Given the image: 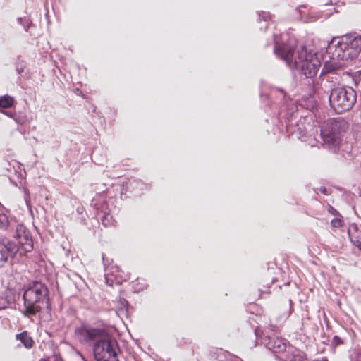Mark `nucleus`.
<instances>
[{
    "instance_id": "2",
    "label": "nucleus",
    "mask_w": 361,
    "mask_h": 361,
    "mask_svg": "<svg viewBox=\"0 0 361 361\" xmlns=\"http://www.w3.org/2000/svg\"><path fill=\"white\" fill-rule=\"evenodd\" d=\"M274 51L286 62L290 68L298 69L300 73L305 76L304 83L308 87L309 94H314L316 91L314 78L317 74L321 66L319 59L315 58L310 61H303L301 63H300V61H297L296 59L293 61V46L289 44L276 47Z\"/></svg>"
},
{
    "instance_id": "1",
    "label": "nucleus",
    "mask_w": 361,
    "mask_h": 361,
    "mask_svg": "<svg viewBox=\"0 0 361 361\" xmlns=\"http://www.w3.org/2000/svg\"><path fill=\"white\" fill-rule=\"evenodd\" d=\"M77 340L83 345H93L96 361H118L120 348L116 339L102 328L82 324L75 329Z\"/></svg>"
},
{
    "instance_id": "11",
    "label": "nucleus",
    "mask_w": 361,
    "mask_h": 361,
    "mask_svg": "<svg viewBox=\"0 0 361 361\" xmlns=\"http://www.w3.org/2000/svg\"><path fill=\"white\" fill-rule=\"evenodd\" d=\"M16 338L17 340L20 341L26 348H31L33 345L34 341L32 338L28 336L26 331L16 334Z\"/></svg>"
},
{
    "instance_id": "8",
    "label": "nucleus",
    "mask_w": 361,
    "mask_h": 361,
    "mask_svg": "<svg viewBox=\"0 0 361 361\" xmlns=\"http://www.w3.org/2000/svg\"><path fill=\"white\" fill-rule=\"evenodd\" d=\"M266 347L273 353L276 354V357H283L287 353V343L283 338L277 336H269L266 339Z\"/></svg>"
},
{
    "instance_id": "31",
    "label": "nucleus",
    "mask_w": 361,
    "mask_h": 361,
    "mask_svg": "<svg viewBox=\"0 0 361 361\" xmlns=\"http://www.w3.org/2000/svg\"><path fill=\"white\" fill-rule=\"evenodd\" d=\"M324 361H328L327 360H325Z\"/></svg>"
},
{
    "instance_id": "27",
    "label": "nucleus",
    "mask_w": 361,
    "mask_h": 361,
    "mask_svg": "<svg viewBox=\"0 0 361 361\" xmlns=\"http://www.w3.org/2000/svg\"><path fill=\"white\" fill-rule=\"evenodd\" d=\"M356 359V361H361V352L357 353Z\"/></svg>"
},
{
    "instance_id": "19",
    "label": "nucleus",
    "mask_w": 361,
    "mask_h": 361,
    "mask_svg": "<svg viewBox=\"0 0 361 361\" xmlns=\"http://www.w3.org/2000/svg\"><path fill=\"white\" fill-rule=\"evenodd\" d=\"M119 271V267L118 266H112L111 267H108L106 268V274H114V272H118Z\"/></svg>"
},
{
    "instance_id": "9",
    "label": "nucleus",
    "mask_w": 361,
    "mask_h": 361,
    "mask_svg": "<svg viewBox=\"0 0 361 361\" xmlns=\"http://www.w3.org/2000/svg\"><path fill=\"white\" fill-rule=\"evenodd\" d=\"M279 359L282 361H306L302 355L293 347L288 345L287 353L283 357H279Z\"/></svg>"
},
{
    "instance_id": "20",
    "label": "nucleus",
    "mask_w": 361,
    "mask_h": 361,
    "mask_svg": "<svg viewBox=\"0 0 361 361\" xmlns=\"http://www.w3.org/2000/svg\"><path fill=\"white\" fill-rule=\"evenodd\" d=\"M331 224L334 227H341L342 226V221L339 219H334L331 221Z\"/></svg>"
},
{
    "instance_id": "6",
    "label": "nucleus",
    "mask_w": 361,
    "mask_h": 361,
    "mask_svg": "<svg viewBox=\"0 0 361 361\" xmlns=\"http://www.w3.org/2000/svg\"><path fill=\"white\" fill-rule=\"evenodd\" d=\"M357 99L355 90L350 87H337L333 88L329 97L331 107L337 114L350 110Z\"/></svg>"
},
{
    "instance_id": "18",
    "label": "nucleus",
    "mask_w": 361,
    "mask_h": 361,
    "mask_svg": "<svg viewBox=\"0 0 361 361\" xmlns=\"http://www.w3.org/2000/svg\"><path fill=\"white\" fill-rule=\"evenodd\" d=\"M17 21L20 25H22L23 26L25 31L28 30L29 27H30V23H29L28 20H27L26 18L20 17V18H17Z\"/></svg>"
},
{
    "instance_id": "7",
    "label": "nucleus",
    "mask_w": 361,
    "mask_h": 361,
    "mask_svg": "<svg viewBox=\"0 0 361 361\" xmlns=\"http://www.w3.org/2000/svg\"><path fill=\"white\" fill-rule=\"evenodd\" d=\"M33 249L32 239L30 233L22 235L17 240V243L11 242L7 239L0 240V261L5 262L9 255H15L18 252H29Z\"/></svg>"
},
{
    "instance_id": "3",
    "label": "nucleus",
    "mask_w": 361,
    "mask_h": 361,
    "mask_svg": "<svg viewBox=\"0 0 361 361\" xmlns=\"http://www.w3.org/2000/svg\"><path fill=\"white\" fill-rule=\"evenodd\" d=\"M360 51L361 36L357 33L334 37L326 47V53L333 60L351 61L357 58Z\"/></svg>"
},
{
    "instance_id": "26",
    "label": "nucleus",
    "mask_w": 361,
    "mask_h": 361,
    "mask_svg": "<svg viewBox=\"0 0 361 361\" xmlns=\"http://www.w3.org/2000/svg\"><path fill=\"white\" fill-rule=\"evenodd\" d=\"M76 354L81 358L82 361H87L85 357L84 356L81 354L80 352L79 351H76Z\"/></svg>"
},
{
    "instance_id": "12",
    "label": "nucleus",
    "mask_w": 361,
    "mask_h": 361,
    "mask_svg": "<svg viewBox=\"0 0 361 361\" xmlns=\"http://www.w3.org/2000/svg\"><path fill=\"white\" fill-rule=\"evenodd\" d=\"M98 216L104 226L106 227L114 224L113 216L111 214L101 212H98Z\"/></svg>"
},
{
    "instance_id": "29",
    "label": "nucleus",
    "mask_w": 361,
    "mask_h": 361,
    "mask_svg": "<svg viewBox=\"0 0 361 361\" xmlns=\"http://www.w3.org/2000/svg\"><path fill=\"white\" fill-rule=\"evenodd\" d=\"M326 188L321 189V192L323 193H326Z\"/></svg>"
},
{
    "instance_id": "25",
    "label": "nucleus",
    "mask_w": 361,
    "mask_h": 361,
    "mask_svg": "<svg viewBox=\"0 0 361 361\" xmlns=\"http://www.w3.org/2000/svg\"><path fill=\"white\" fill-rule=\"evenodd\" d=\"M329 212L334 215H337L338 214V211L331 206H329Z\"/></svg>"
},
{
    "instance_id": "17",
    "label": "nucleus",
    "mask_w": 361,
    "mask_h": 361,
    "mask_svg": "<svg viewBox=\"0 0 361 361\" xmlns=\"http://www.w3.org/2000/svg\"><path fill=\"white\" fill-rule=\"evenodd\" d=\"M336 68H337L336 63H326L324 64V66L322 71V74L324 73V72H326V73L331 72V71L335 70Z\"/></svg>"
},
{
    "instance_id": "30",
    "label": "nucleus",
    "mask_w": 361,
    "mask_h": 361,
    "mask_svg": "<svg viewBox=\"0 0 361 361\" xmlns=\"http://www.w3.org/2000/svg\"><path fill=\"white\" fill-rule=\"evenodd\" d=\"M263 19H264V21H267V16H263Z\"/></svg>"
},
{
    "instance_id": "13",
    "label": "nucleus",
    "mask_w": 361,
    "mask_h": 361,
    "mask_svg": "<svg viewBox=\"0 0 361 361\" xmlns=\"http://www.w3.org/2000/svg\"><path fill=\"white\" fill-rule=\"evenodd\" d=\"M13 98L8 95L0 97V108L6 109L11 107L13 104Z\"/></svg>"
},
{
    "instance_id": "15",
    "label": "nucleus",
    "mask_w": 361,
    "mask_h": 361,
    "mask_svg": "<svg viewBox=\"0 0 361 361\" xmlns=\"http://www.w3.org/2000/svg\"><path fill=\"white\" fill-rule=\"evenodd\" d=\"M13 119L18 124H20V125L25 124V123H27L28 121L27 117L25 114H15V116H14Z\"/></svg>"
},
{
    "instance_id": "21",
    "label": "nucleus",
    "mask_w": 361,
    "mask_h": 361,
    "mask_svg": "<svg viewBox=\"0 0 361 361\" xmlns=\"http://www.w3.org/2000/svg\"><path fill=\"white\" fill-rule=\"evenodd\" d=\"M349 235L353 244L361 251V241H360L359 240H354L350 233Z\"/></svg>"
},
{
    "instance_id": "23",
    "label": "nucleus",
    "mask_w": 361,
    "mask_h": 361,
    "mask_svg": "<svg viewBox=\"0 0 361 361\" xmlns=\"http://www.w3.org/2000/svg\"><path fill=\"white\" fill-rule=\"evenodd\" d=\"M119 302H120L121 305L126 307V309L128 308V302L126 299L120 298Z\"/></svg>"
},
{
    "instance_id": "22",
    "label": "nucleus",
    "mask_w": 361,
    "mask_h": 361,
    "mask_svg": "<svg viewBox=\"0 0 361 361\" xmlns=\"http://www.w3.org/2000/svg\"><path fill=\"white\" fill-rule=\"evenodd\" d=\"M342 343L341 338L337 336H335L333 338V341H332V343L335 345H338L339 344H341Z\"/></svg>"
},
{
    "instance_id": "5",
    "label": "nucleus",
    "mask_w": 361,
    "mask_h": 361,
    "mask_svg": "<svg viewBox=\"0 0 361 361\" xmlns=\"http://www.w3.org/2000/svg\"><path fill=\"white\" fill-rule=\"evenodd\" d=\"M348 128V123L341 117L329 118L323 123L320 135L330 150L336 152L341 142V135Z\"/></svg>"
},
{
    "instance_id": "24",
    "label": "nucleus",
    "mask_w": 361,
    "mask_h": 361,
    "mask_svg": "<svg viewBox=\"0 0 361 361\" xmlns=\"http://www.w3.org/2000/svg\"><path fill=\"white\" fill-rule=\"evenodd\" d=\"M2 113L8 116V117L14 118L15 113H12L9 111H3Z\"/></svg>"
},
{
    "instance_id": "4",
    "label": "nucleus",
    "mask_w": 361,
    "mask_h": 361,
    "mask_svg": "<svg viewBox=\"0 0 361 361\" xmlns=\"http://www.w3.org/2000/svg\"><path fill=\"white\" fill-rule=\"evenodd\" d=\"M49 289L47 286L39 281L30 283L23 295L24 307L21 310L26 317L35 316L41 312L42 305L47 304V308L50 310L49 305Z\"/></svg>"
},
{
    "instance_id": "10",
    "label": "nucleus",
    "mask_w": 361,
    "mask_h": 361,
    "mask_svg": "<svg viewBox=\"0 0 361 361\" xmlns=\"http://www.w3.org/2000/svg\"><path fill=\"white\" fill-rule=\"evenodd\" d=\"M294 49V47H293ZM315 58H317L316 53H312V51H308L307 48L305 47H302L298 51V57L293 56V61L295 59L297 60V61H300L302 63L303 61H307L312 60Z\"/></svg>"
},
{
    "instance_id": "16",
    "label": "nucleus",
    "mask_w": 361,
    "mask_h": 361,
    "mask_svg": "<svg viewBox=\"0 0 361 361\" xmlns=\"http://www.w3.org/2000/svg\"><path fill=\"white\" fill-rule=\"evenodd\" d=\"M9 221L6 215L0 214V228H6L8 226Z\"/></svg>"
},
{
    "instance_id": "14",
    "label": "nucleus",
    "mask_w": 361,
    "mask_h": 361,
    "mask_svg": "<svg viewBox=\"0 0 361 361\" xmlns=\"http://www.w3.org/2000/svg\"><path fill=\"white\" fill-rule=\"evenodd\" d=\"M29 232L26 230L25 227L22 224H18L16 227V232L14 235V238L17 240L22 235H25Z\"/></svg>"
},
{
    "instance_id": "28",
    "label": "nucleus",
    "mask_w": 361,
    "mask_h": 361,
    "mask_svg": "<svg viewBox=\"0 0 361 361\" xmlns=\"http://www.w3.org/2000/svg\"><path fill=\"white\" fill-rule=\"evenodd\" d=\"M278 90H279L281 92H282L283 94H284V95L286 94V93H285V92H284V90H282V89H279V88Z\"/></svg>"
}]
</instances>
